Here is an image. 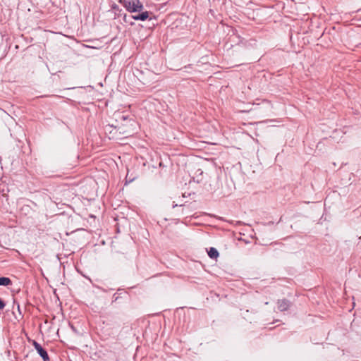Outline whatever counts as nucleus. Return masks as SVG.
Here are the masks:
<instances>
[{
	"mask_svg": "<svg viewBox=\"0 0 361 361\" xmlns=\"http://www.w3.org/2000/svg\"><path fill=\"white\" fill-rule=\"evenodd\" d=\"M119 3L121 4L129 13L141 12L138 15L132 16L134 20L145 21L149 18V12L142 11L144 6L140 0H119Z\"/></svg>",
	"mask_w": 361,
	"mask_h": 361,
	"instance_id": "nucleus-1",
	"label": "nucleus"
},
{
	"mask_svg": "<svg viewBox=\"0 0 361 361\" xmlns=\"http://www.w3.org/2000/svg\"><path fill=\"white\" fill-rule=\"evenodd\" d=\"M121 128H117V126L111 125H106L104 127L105 133L108 135L109 139L119 140V135H118V130Z\"/></svg>",
	"mask_w": 361,
	"mask_h": 361,
	"instance_id": "nucleus-2",
	"label": "nucleus"
},
{
	"mask_svg": "<svg viewBox=\"0 0 361 361\" xmlns=\"http://www.w3.org/2000/svg\"><path fill=\"white\" fill-rule=\"evenodd\" d=\"M32 345L44 361H50L47 352L35 341H32Z\"/></svg>",
	"mask_w": 361,
	"mask_h": 361,
	"instance_id": "nucleus-3",
	"label": "nucleus"
},
{
	"mask_svg": "<svg viewBox=\"0 0 361 361\" xmlns=\"http://www.w3.org/2000/svg\"><path fill=\"white\" fill-rule=\"evenodd\" d=\"M277 303L278 309L281 312L288 310L290 306V302L286 299L279 300Z\"/></svg>",
	"mask_w": 361,
	"mask_h": 361,
	"instance_id": "nucleus-4",
	"label": "nucleus"
},
{
	"mask_svg": "<svg viewBox=\"0 0 361 361\" xmlns=\"http://www.w3.org/2000/svg\"><path fill=\"white\" fill-rule=\"evenodd\" d=\"M117 128H121V130H119L118 132V135H119V140L121 138V135H125V137L130 136V134L131 132L130 130H128V129H127L126 127L119 126V127H117Z\"/></svg>",
	"mask_w": 361,
	"mask_h": 361,
	"instance_id": "nucleus-5",
	"label": "nucleus"
},
{
	"mask_svg": "<svg viewBox=\"0 0 361 361\" xmlns=\"http://www.w3.org/2000/svg\"><path fill=\"white\" fill-rule=\"evenodd\" d=\"M208 255L212 259H216L219 256V252L216 248L210 247L208 251Z\"/></svg>",
	"mask_w": 361,
	"mask_h": 361,
	"instance_id": "nucleus-6",
	"label": "nucleus"
},
{
	"mask_svg": "<svg viewBox=\"0 0 361 361\" xmlns=\"http://www.w3.org/2000/svg\"><path fill=\"white\" fill-rule=\"evenodd\" d=\"M12 283L11 280L8 277H0V286H9Z\"/></svg>",
	"mask_w": 361,
	"mask_h": 361,
	"instance_id": "nucleus-7",
	"label": "nucleus"
},
{
	"mask_svg": "<svg viewBox=\"0 0 361 361\" xmlns=\"http://www.w3.org/2000/svg\"><path fill=\"white\" fill-rule=\"evenodd\" d=\"M111 9L114 10V11H121V9H120L119 6L117 4H112Z\"/></svg>",
	"mask_w": 361,
	"mask_h": 361,
	"instance_id": "nucleus-8",
	"label": "nucleus"
},
{
	"mask_svg": "<svg viewBox=\"0 0 361 361\" xmlns=\"http://www.w3.org/2000/svg\"><path fill=\"white\" fill-rule=\"evenodd\" d=\"M5 302L0 298V310H3L5 307Z\"/></svg>",
	"mask_w": 361,
	"mask_h": 361,
	"instance_id": "nucleus-9",
	"label": "nucleus"
},
{
	"mask_svg": "<svg viewBox=\"0 0 361 361\" xmlns=\"http://www.w3.org/2000/svg\"><path fill=\"white\" fill-rule=\"evenodd\" d=\"M17 306H18V310H20V305H19V304H18Z\"/></svg>",
	"mask_w": 361,
	"mask_h": 361,
	"instance_id": "nucleus-10",
	"label": "nucleus"
}]
</instances>
